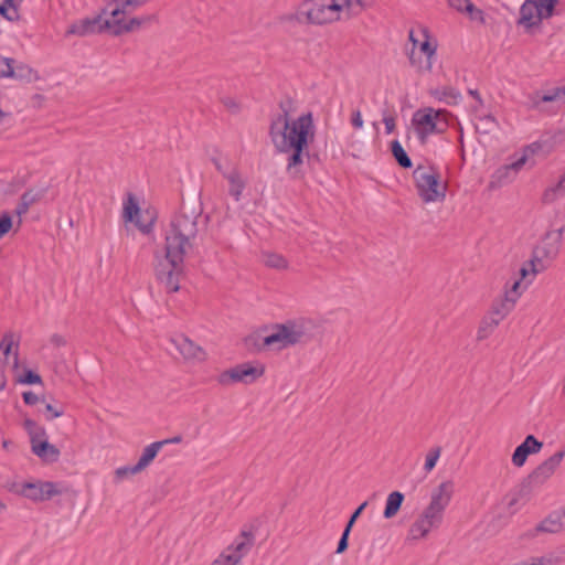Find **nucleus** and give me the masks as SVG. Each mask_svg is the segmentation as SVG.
<instances>
[{
  "label": "nucleus",
  "instance_id": "nucleus-1",
  "mask_svg": "<svg viewBox=\"0 0 565 565\" xmlns=\"http://www.w3.org/2000/svg\"><path fill=\"white\" fill-rule=\"evenodd\" d=\"M202 212L200 202H182L179 212L170 222V230L166 235V254L154 267L157 280L164 286L169 294L180 289L184 256L195 244Z\"/></svg>",
  "mask_w": 565,
  "mask_h": 565
},
{
  "label": "nucleus",
  "instance_id": "nucleus-2",
  "mask_svg": "<svg viewBox=\"0 0 565 565\" xmlns=\"http://www.w3.org/2000/svg\"><path fill=\"white\" fill-rule=\"evenodd\" d=\"M268 135L277 152H288L289 148L309 145L315 138L312 113L285 121L270 118Z\"/></svg>",
  "mask_w": 565,
  "mask_h": 565
},
{
  "label": "nucleus",
  "instance_id": "nucleus-3",
  "mask_svg": "<svg viewBox=\"0 0 565 565\" xmlns=\"http://www.w3.org/2000/svg\"><path fill=\"white\" fill-rule=\"evenodd\" d=\"M308 340L306 326L299 321L288 320L285 323L274 324L273 332L263 338L259 334L246 337L245 343L247 347L253 345L258 350L270 347L281 350L298 343H305Z\"/></svg>",
  "mask_w": 565,
  "mask_h": 565
},
{
  "label": "nucleus",
  "instance_id": "nucleus-4",
  "mask_svg": "<svg viewBox=\"0 0 565 565\" xmlns=\"http://www.w3.org/2000/svg\"><path fill=\"white\" fill-rule=\"evenodd\" d=\"M450 114L445 109L425 107L416 110L412 117V125L422 145H425L430 135L444 134L449 127Z\"/></svg>",
  "mask_w": 565,
  "mask_h": 565
},
{
  "label": "nucleus",
  "instance_id": "nucleus-5",
  "mask_svg": "<svg viewBox=\"0 0 565 565\" xmlns=\"http://www.w3.org/2000/svg\"><path fill=\"white\" fill-rule=\"evenodd\" d=\"M564 456L565 450L556 451L554 455L539 465L530 475H527V477H525L516 487L511 504L520 500L527 499L535 489L545 483L546 480L550 479L555 472L556 468L561 465Z\"/></svg>",
  "mask_w": 565,
  "mask_h": 565
},
{
  "label": "nucleus",
  "instance_id": "nucleus-6",
  "mask_svg": "<svg viewBox=\"0 0 565 565\" xmlns=\"http://www.w3.org/2000/svg\"><path fill=\"white\" fill-rule=\"evenodd\" d=\"M339 6L337 0H305L297 9L296 20L310 24L331 23L340 19Z\"/></svg>",
  "mask_w": 565,
  "mask_h": 565
},
{
  "label": "nucleus",
  "instance_id": "nucleus-7",
  "mask_svg": "<svg viewBox=\"0 0 565 565\" xmlns=\"http://www.w3.org/2000/svg\"><path fill=\"white\" fill-rule=\"evenodd\" d=\"M413 179L418 196L423 202H443L446 198L447 185L441 184L440 174L435 168L417 166Z\"/></svg>",
  "mask_w": 565,
  "mask_h": 565
},
{
  "label": "nucleus",
  "instance_id": "nucleus-8",
  "mask_svg": "<svg viewBox=\"0 0 565 565\" xmlns=\"http://www.w3.org/2000/svg\"><path fill=\"white\" fill-rule=\"evenodd\" d=\"M454 493L452 481H444L433 490L429 504L424 509L420 519L437 529L444 520V512L449 505Z\"/></svg>",
  "mask_w": 565,
  "mask_h": 565
},
{
  "label": "nucleus",
  "instance_id": "nucleus-9",
  "mask_svg": "<svg viewBox=\"0 0 565 565\" xmlns=\"http://www.w3.org/2000/svg\"><path fill=\"white\" fill-rule=\"evenodd\" d=\"M563 232L564 227L546 232L540 244L533 248L531 259V271L533 275L544 270L547 266L545 262L550 263L558 255L563 239Z\"/></svg>",
  "mask_w": 565,
  "mask_h": 565
},
{
  "label": "nucleus",
  "instance_id": "nucleus-10",
  "mask_svg": "<svg viewBox=\"0 0 565 565\" xmlns=\"http://www.w3.org/2000/svg\"><path fill=\"white\" fill-rule=\"evenodd\" d=\"M10 491L33 502H43L62 494L63 488L57 482L35 480L21 483L14 482L11 484Z\"/></svg>",
  "mask_w": 565,
  "mask_h": 565
},
{
  "label": "nucleus",
  "instance_id": "nucleus-11",
  "mask_svg": "<svg viewBox=\"0 0 565 565\" xmlns=\"http://www.w3.org/2000/svg\"><path fill=\"white\" fill-rule=\"evenodd\" d=\"M106 14L107 9H103L99 14L93 18H84L73 22L67 28L65 35H76L83 38L93 34H99L105 31H109L111 33L113 22H110L108 19H104V15Z\"/></svg>",
  "mask_w": 565,
  "mask_h": 565
},
{
  "label": "nucleus",
  "instance_id": "nucleus-12",
  "mask_svg": "<svg viewBox=\"0 0 565 565\" xmlns=\"http://www.w3.org/2000/svg\"><path fill=\"white\" fill-rule=\"evenodd\" d=\"M265 372L264 366L255 367L250 363H242L230 370L224 371L220 375V383L226 385L228 383L242 382L252 384L259 379Z\"/></svg>",
  "mask_w": 565,
  "mask_h": 565
},
{
  "label": "nucleus",
  "instance_id": "nucleus-13",
  "mask_svg": "<svg viewBox=\"0 0 565 565\" xmlns=\"http://www.w3.org/2000/svg\"><path fill=\"white\" fill-rule=\"evenodd\" d=\"M254 543V533L243 530L226 551L222 553V557L236 565L250 551Z\"/></svg>",
  "mask_w": 565,
  "mask_h": 565
},
{
  "label": "nucleus",
  "instance_id": "nucleus-14",
  "mask_svg": "<svg viewBox=\"0 0 565 565\" xmlns=\"http://www.w3.org/2000/svg\"><path fill=\"white\" fill-rule=\"evenodd\" d=\"M286 172L291 180H301L305 178L302 169L305 158L310 159L309 145L296 146L288 149Z\"/></svg>",
  "mask_w": 565,
  "mask_h": 565
},
{
  "label": "nucleus",
  "instance_id": "nucleus-15",
  "mask_svg": "<svg viewBox=\"0 0 565 565\" xmlns=\"http://www.w3.org/2000/svg\"><path fill=\"white\" fill-rule=\"evenodd\" d=\"M520 286L521 281L515 280L510 290H505L501 297L493 300L489 311L499 319H504L513 310L515 302L521 295L519 292Z\"/></svg>",
  "mask_w": 565,
  "mask_h": 565
},
{
  "label": "nucleus",
  "instance_id": "nucleus-16",
  "mask_svg": "<svg viewBox=\"0 0 565 565\" xmlns=\"http://www.w3.org/2000/svg\"><path fill=\"white\" fill-rule=\"evenodd\" d=\"M13 347H15L14 366L17 367L19 364V343L18 341H15L13 333H6L0 341V392L3 391L7 385L4 371L7 367V359L11 353Z\"/></svg>",
  "mask_w": 565,
  "mask_h": 565
},
{
  "label": "nucleus",
  "instance_id": "nucleus-17",
  "mask_svg": "<svg viewBox=\"0 0 565 565\" xmlns=\"http://www.w3.org/2000/svg\"><path fill=\"white\" fill-rule=\"evenodd\" d=\"M169 343L186 360L196 359L198 361H203L205 359L203 349L182 334L171 338Z\"/></svg>",
  "mask_w": 565,
  "mask_h": 565
},
{
  "label": "nucleus",
  "instance_id": "nucleus-18",
  "mask_svg": "<svg viewBox=\"0 0 565 565\" xmlns=\"http://www.w3.org/2000/svg\"><path fill=\"white\" fill-rule=\"evenodd\" d=\"M157 20L156 14H149L143 17H135L129 21L125 20H115L113 22L111 35L119 36L124 33H128L135 31L146 24H150Z\"/></svg>",
  "mask_w": 565,
  "mask_h": 565
},
{
  "label": "nucleus",
  "instance_id": "nucleus-19",
  "mask_svg": "<svg viewBox=\"0 0 565 565\" xmlns=\"http://www.w3.org/2000/svg\"><path fill=\"white\" fill-rule=\"evenodd\" d=\"M426 39L419 44V50L422 53L426 55V61L418 63L419 71H427L430 72L433 68V57L436 55L437 44L431 42L427 31H425ZM409 62L413 66L417 65L416 54L414 49L408 54Z\"/></svg>",
  "mask_w": 565,
  "mask_h": 565
},
{
  "label": "nucleus",
  "instance_id": "nucleus-20",
  "mask_svg": "<svg viewBox=\"0 0 565 565\" xmlns=\"http://www.w3.org/2000/svg\"><path fill=\"white\" fill-rule=\"evenodd\" d=\"M537 2L536 0H525L520 8V17L516 21L519 25H523L527 33H531L532 29L539 26L536 22Z\"/></svg>",
  "mask_w": 565,
  "mask_h": 565
},
{
  "label": "nucleus",
  "instance_id": "nucleus-21",
  "mask_svg": "<svg viewBox=\"0 0 565 565\" xmlns=\"http://www.w3.org/2000/svg\"><path fill=\"white\" fill-rule=\"evenodd\" d=\"M565 527V508L561 511H553L537 526V532L558 533Z\"/></svg>",
  "mask_w": 565,
  "mask_h": 565
},
{
  "label": "nucleus",
  "instance_id": "nucleus-22",
  "mask_svg": "<svg viewBox=\"0 0 565 565\" xmlns=\"http://www.w3.org/2000/svg\"><path fill=\"white\" fill-rule=\"evenodd\" d=\"M531 107L539 108L541 103L563 102L565 103V86L553 87L543 94L535 92L530 95Z\"/></svg>",
  "mask_w": 565,
  "mask_h": 565
},
{
  "label": "nucleus",
  "instance_id": "nucleus-23",
  "mask_svg": "<svg viewBox=\"0 0 565 565\" xmlns=\"http://www.w3.org/2000/svg\"><path fill=\"white\" fill-rule=\"evenodd\" d=\"M526 163V156H520L516 160L509 164L500 167L493 174V178L499 183H505L514 178V175L523 168Z\"/></svg>",
  "mask_w": 565,
  "mask_h": 565
},
{
  "label": "nucleus",
  "instance_id": "nucleus-24",
  "mask_svg": "<svg viewBox=\"0 0 565 565\" xmlns=\"http://www.w3.org/2000/svg\"><path fill=\"white\" fill-rule=\"evenodd\" d=\"M31 449L34 455L50 463L56 462L61 455L60 449L55 445L50 444L47 439L34 444Z\"/></svg>",
  "mask_w": 565,
  "mask_h": 565
},
{
  "label": "nucleus",
  "instance_id": "nucleus-25",
  "mask_svg": "<svg viewBox=\"0 0 565 565\" xmlns=\"http://www.w3.org/2000/svg\"><path fill=\"white\" fill-rule=\"evenodd\" d=\"M503 319H499L492 312L488 311L482 318L477 332L479 341L489 338Z\"/></svg>",
  "mask_w": 565,
  "mask_h": 565
},
{
  "label": "nucleus",
  "instance_id": "nucleus-26",
  "mask_svg": "<svg viewBox=\"0 0 565 565\" xmlns=\"http://www.w3.org/2000/svg\"><path fill=\"white\" fill-rule=\"evenodd\" d=\"M430 95L447 105H457L461 100L460 92L451 86L435 88L430 90Z\"/></svg>",
  "mask_w": 565,
  "mask_h": 565
},
{
  "label": "nucleus",
  "instance_id": "nucleus-27",
  "mask_svg": "<svg viewBox=\"0 0 565 565\" xmlns=\"http://www.w3.org/2000/svg\"><path fill=\"white\" fill-rule=\"evenodd\" d=\"M224 177L227 179L230 183V195L233 196L236 202H238L241 200L242 192L246 185L245 181L242 179L237 170H233L230 173H224Z\"/></svg>",
  "mask_w": 565,
  "mask_h": 565
},
{
  "label": "nucleus",
  "instance_id": "nucleus-28",
  "mask_svg": "<svg viewBox=\"0 0 565 565\" xmlns=\"http://www.w3.org/2000/svg\"><path fill=\"white\" fill-rule=\"evenodd\" d=\"M162 447H163V443H159V441H154V443L148 445L143 449V451L137 462L136 469L137 470L146 469L154 460V458L157 457L158 452L162 449Z\"/></svg>",
  "mask_w": 565,
  "mask_h": 565
},
{
  "label": "nucleus",
  "instance_id": "nucleus-29",
  "mask_svg": "<svg viewBox=\"0 0 565 565\" xmlns=\"http://www.w3.org/2000/svg\"><path fill=\"white\" fill-rule=\"evenodd\" d=\"M404 498V494L399 491H393L390 493L386 499L383 516L385 519H392L395 516L403 504Z\"/></svg>",
  "mask_w": 565,
  "mask_h": 565
},
{
  "label": "nucleus",
  "instance_id": "nucleus-30",
  "mask_svg": "<svg viewBox=\"0 0 565 565\" xmlns=\"http://www.w3.org/2000/svg\"><path fill=\"white\" fill-rule=\"evenodd\" d=\"M340 4V12L347 10L348 18L358 15L364 9L371 7L373 0H337Z\"/></svg>",
  "mask_w": 565,
  "mask_h": 565
},
{
  "label": "nucleus",
  "instance_id": "nucleus-31",
  "mask_svg": "<svg viewBox=\"0 0 565 565\" xmlns=\"http://www.w3.org/2000/svg\"><path fill=\"white\" fill-rule=\"evenodd\" d=\"M391 152L397 164L403 169H411L413 167L412 159L403 148L398 140L391 142Z\"/></svg>",
  "mask_w": 565,
  "mask_h": 565
},
{
  "label": "nucleus",
  "instance_id": "nucleus-32",
  "mask_svg": "<svg viewBox=\"0 0 565 565\" xmlns=\"http://www.w3.org/2000/svg\"><path fill=\"white\" fill-rule=\"evenodd\" d=\"M140 215V207L136 196L132 193H127V199L124 202L122 217L126 223H132L137 216Z\"/></svg>",
  "mask_w": 565,
  "mask_h": 565
},
{
  "label": "nucleus",
  "instance_id": "nucleus-33",
  "mask_svg": "<svg viewBox=\"0 0 565 565\" xmlns=\"http://www.w3.org/2000/svg\"><path fill=\"white\" fill-rule=\"evenodd\" d=\"M156 220V213L153 211L146 210L145 213H140V215L137 216V218L132 223L136 224V226L141 233L150 234L152 232Z\"/></svg>",
  "mask_w": 565,
  "mask_h": 565
},
{
  "label": "nucleus",
  "instance_id": "nucleus-34",
  "mask_svg": "<svg viewBox=\"0 0 565 565\" xmlns=\"http://www.w3.org/2000/svg\"><path fill=\"white\" fill-rule=\"evenodd\" d=\"M434 529L431 525H428L426 521L418 518L409 527L407 539L412 541H417L423 537H426L430 530Z\"/></svg>",
  "mask_w": 565,
  "mask_h": 565
},
{
  "label": "nucleus",
  "instance_id": "nucleus-35",
  "mask_svg": "<svg viewBox=\"0 0 565 565\" xmlns=\"http://www.w3.org/2000/svg\"><path fill=\"white\" fill-rule=\"evenodd\" d=\"M11 78L31 83L33 81L39 79V75L38 72L33 70L31 66L20 63L15 66L13 65V75Z\"/></svg>",
  "mask_w": 565,
  "mask_h": 565
},
{
  "label": "nucleus",
  "instance_id": "nucleus-36",
  "mask_svg": "<svg viewBox=\"0 0 565 565\" xmlns=\"http://www.w3.org/2000/svg\"><path fill=\"white\" fill-rule=\"evenodd\" d=\"M264 263L267 267L276 269L287 268V260L279 254L268 253L264 255Z\"/></svg>",
  "mask_w": 565,
  "mask_h": 565
},
{
  "label": "nucleus",
  "instance_id": "nucleus-37",
  "mask_svg": "<svg viewBox=\"0 0 565 565\" xmlns=\"http://www.w3.org/2000/svg\"><path fill=\"white\" fill-rule=\"evenodd\" d=\"M557 3L558 2L537 3L539 15L536 17V22H539V25L544 19H548L554 15Z\"/></svg>",
  "mask_w": 565,
  "mask_h": 565
},
{
  "label": "nucleus",
  "instance_id": "nucleus-38",
  "mask_svg": "<svg viewBox=\"0 0 565 565\" xmlns=\"http://www.w3.org/2000/svg\"><path fill=\"white\" fill-rule=\"evenodd\" d=\"M532 455L529 450H527V447L524 445V443L520 444L513 451V455H512V462L514 466L516 467H522L527 457Z\"/></svg>",
  "mask_w": 565,
  "mask_h": 565
},
{
  "label": "nucleus",
  "instance_id": "nucleus-39",
  "mask_svg": "<svg viewBox=\"0 0 565 565\" xmlns=\"http://www.w3.org/2000/svg\"><path fill=\"white\" fill-rule=\"evenodd\" d=\"M38 412L43 414L44 418L49 422L61 417L64 414V409L62 407H56L50 403L44 404L43 409L39 408Z\"/></svg>",
  "mask_w": 565,
  "mask_h": 565
},
{
  "label": "nucleus",
  "instance_id": "nucleus-40",
  "mask_svg": "<svg viewBox=\"0 0 565 565\" xmlns=\"http://www.w3.org/2000/svg\"><path fill=\"white\" fill-rule=\"evenodd\" d=\"M46 192V189L41 190H26L20 198L21 201L25 202L28 205H32L40 201Z\"/></svg>",
  "mask_w": 565,
  "mask_h": 565
},
{
  "label": "nucleus",
  "instance_id": "nucleus-41",
  "mask_svg": "<svg viewBox=\"0 0 565 565\" xmlns=\"http://www.w3.org/2000/svg\"><path fill=\"white\" fill-rule=\"evenodd\" d=\"M18 382L26 385L42 384V377L33 370L28 369L20 375Z\"/></svg>",
  "mask_w": 565,
  "mask_h": 565
},
{
  "label": "nucleus",
  "instance_id": "nucleus-42",
  "mask_svg": "<svg viewBox=\"0 0 565 565\" xmlns=\"http://www.w3.org/2000/svg\"><path fill=\"white\" fill-rule=\"evenodd\" d=\"M292 104H294V100L289 96H287L282 100H280L279 108H280L281 113L274 115L271 118H279L281 121L288 120V118H290L289 114H290Z\"/></svg>",
  "mask_w": 565,
  "mask_h": 565
},
{
  "label": "nucleus",
  "instance_id": "nucleus-43",
  "mask_svg": "<svg viewBox=\"0 0 565 565\" xmlns=\"http://www.w3.org/2000/svg\"><path fill=\"white\" fill-rule=\"evenodd\" d=\"M14 63L15 61L11 57L0 56V78L12 77Z\"/></svg>",
  "mask_w": 565,
  "mask_h": 565
},
{
  "label": "nucleus",
  "instance_id": "nucleus-44",
  "mask_svg": "<svg viewBox=\"0 0 565 565\" xmlns=\"http://www.w3.org/2000/svg\"><path fill=\"white\" fill-rule=\"evenodd\" d=\"M440 452H441V448L435 447V448L430 449V451L427 454L426 460H425V466H424V468L427 472L431 471L435 468L437 460L440 456Z\"/></svg>",
  "mask_w": 565,
  "mask_h": 565
},
{
  "label": "nucleus",
  "instance_id": "nucleus-45",
  "mask_svg": "<svg viewBox=\"0 0 565 565\" xmlns=\"http://www.w3.org/2000/svg\"><path fill=\"white\" fill-rule=\"evenodd\" d=\"M136 468H137V463L134 466H124V467L117 468L115 470V479L117 481H120L128 476L137 475L142 471V470H137Z\"/></svg>",
  "mask_w": 565,
  "mask_h": 565
},
{
  "label": "nucleus",
  "instance_id": "nucleus-46",
  "mask_svg": "<svg viewBox=\"0 0 565 565\" xmlns=\"http://www.w3.org/2000/svg\"><path fill=\"white\" fill-rule=\"evenodd\" d=\"M448 3L458 12H472L475 9V4L470 0H448Z\"/></svg>",
  "mask_w": 565,
  "mask_h": 565
},
{
  "label": "nucleus",
  "instance_id": "nucleus-47",
  "mask_svg": "<svg viewBox=\"0 0 565 565\" xmlns=\"http://www.w3.org/2000/svg\"><path fill=\"white\" fill-rule=\"evenodd\" d=\"M524 445L527 447V450L531 454H537L541 451L543 447V443L540 441L536 437L533 435H527L525 439L523 440Z\"/></svg>",
  "mask_w": 565,
  "mask_h": 565
},
{
  "label": "nucleus",
  "instance_id": "nucleus-48",
  "mask_svg": "<svg viewBox=\"0 0 565 565\" xmlns=\"http://www.w3.org/2000/svg\"><path fill=\"white\" fill-rule=\"evenodd\" d=\"M12 228V216L8 212L0 215V239Z\"/></svg>",
  "mask_w": 565,
  "mask_h": 565
},
{
  "label": "nucleus",
  "instance_id": "nucleus-49",
  "mask_svg": "<svg viewBox=\"0 0 565 565\" xmlns=\"http://www.w3.org/2000/svg\"><path fill=\"white\" fill-rule=\"evenodd\" d=\"M134 10L132 6H126V0L120 1V4L110 11V15L113 18L111 22L115 20H122L121 18H118L120 14L130 13Z\"/></svg>",
  "mask_w": 565,
  "mask_h": 565
},
{
  "label": "nucleus",
  "instance_id": "nucleus-50",
  "mask_svg": "<svg viewBox=\"0 0 565 565\" xmlns=\"http://www.w3.org/2000/svg\"><path fill=\"white\" fill-rule=\"evenodd\" d=\"M351 531L352 530H350V527H344L342 535L338 542V546H337V551H335L337 554H342L348 550L349 536H350Z\"/></svg>",
  "mask_w": 565,
  "mask_h": 565
},
{
  "label": "nucleus",
  "instance_id": "nucleus-51",
  "mask_svg": "<svg viewBox=\"0 0 565 565\" xmlns=\"http://www.w3.org/2000/svg\"><path fill=\"white\" fill-rule=\"evenodd\" d=\"M369 502L367 501H364L363 503H361L354 511L353 513L351 514V516L349 518L347 524H345V527H350V530H352L353 525L355 524L356 520L360 518V515L362 514V512L364 511V509L367 507Z\"/></svg>",
  "mask_w": 565,
  "mask_h": 565
},
{
  "label": "nucleus",
  "instance_id": "nucleus-52",
  "mask_svg": "<svg viewBox=\"0 0 565 565\" xmlns=\"http://www.w3.org/2000/svg\"><path fill=\"white\" fill-rule=\"evenodd\" d=\"M43 439H47L46 430L44 427L38 426L36 429H34L33 433L30 434L31 447L36 443H41V440Z\"/></svg>",
  "mask_w": 565,
  "mask_h": 565
},
{
  "label": "nucleus",
  "instance_id": "nucleus-53",
  "mask_svg": "<svg viewBox=\"0 0 565 565\" xmlns=\"http://www.w3.org/2000/svg\"><path fill=\"white\" fill-rule=\"evenodd\" d=\"M557 192H565V189H558L556 188V184L551 188H547L542 196L543 203H552L553 201H555Z\"/></svg>",
  "mask_w": 565,
  "mask_h": 565
},
{
  "label": "nucleus",
  "instance_id": "nucleus-54",
  "mask_svg": "<svg viewBox=\"0 0 565 565\" xmlns=\"http://www.w3.org/2000/svg\"><path fill=\"white\" fill-rule=\"evenodd\" d=\"M542 148H543V142L541 140L532 142L531 145L526 146L523 149V153L521 156H526V160H527L530 156L537 153L539 151L542 150Z\"/></svg>",
  "mask_w": 565,
  "mask_h": 565
},
{
  "label": "nucleus",
  "instance_id": "nucleus-55",
  "mask_svg": "<svg viewBox=\"0 0 565 565\" xmlns=\"http://www.w3.org/2000/svg\"><path fill=\"white\" fill-rule=\"evenodd\" d=\"M222 104L226 109H228L233 114H237L241 110L239 104L232 97H222Z\"/></svg>",
  "mask_w": 565,
  "mask_h": 565
},
{
  "label": "nucleus",
  "instance_id": "nucleus-56",
  "mask_svg": "<svg viewBox=\"0 0 565 565\" xmlns=\"http://www.w3.org/2000/svg\"><path fill=\"white\" fill-rule=\"evenodd\" d=\"M23 402L29 406H34L38 403H44V399H41L35 393L28 391L22 394Z\"/></svg>",
  "mask_w": 565,
  "mask_h": 565
},
{
  "label": "nucleus",
  "instance_id": "nucleus-57",
  "mask_svg": "<svg viewBox=\"0 0 565 565\" xmlns=\"http://www.w3.org/2000/svg\"><path fill=\"white\" fill-rule=\"evenodd\" d=\"M383 122L385 125L386 134H392L395 130V118L391 115H387L386 111H383Z\"/></svg>",
  "mask_w": 565,
  "mask_h": 565
},
{
  "label": "nucleus",
  "instance_id": "nucleus-58",
  "mask_svg": "<svg viewBox=\"0 0 565 565\" xmlns=\"http://www.w3.org/2000/svg\"><path fill=\"white\" fill-rule=\"evenodd\" d=\"M38 426L36 422L31 418H25L23 422V428L29 435L32 434Z\"/></svg>",
  "mask_w": 565,
  "mask_h": 565
},
{
  "label": "nucleus",
  "instance_id": "nucleus-59",
  "mask_svg": "<svg viewBox=\"0 0 565 565\" xmlns=\"http://www.w3.org/2000/svg\"><path fill=\"white\" fill-rule=\"evenodd\" d=\"M351 122H352V126L354 128H362L363 126V119H362V116H361V113L360 110H356L352 114V119H351Z\"/></svg>",
  "mask_w": 565,
  "mask_h": 565
},
{
  "label": "nucleus",
  "instance_id": "nucleus-60",
  "mask_svg": "<svg viewBox=\"0 0 565 565\" xmlns=\"http://www.w3.org/2000/svg\"><path fill=\"white\" fill-rule=\"evenodd\" d=\"M29 209H30V205H28L25 202L20 200L15 207V214L18 216L24 215L28 213Z\"/></svg>",
  "mask_w": 565,
  "mask_h": 565
},
{
  "label": "nucleus",
  "instance_id": "nucleus-61",
  "mask_svg": "<svg viewBox=\"0 0 565 565\" xmlns=\"http://www.w3.org/2000/svg\"><path fill=\"white\" fill-rule=\"evenodd\" d=\"M468 13L472 20H479L481 23H484V15L482 10L475 7V9H472V12Z\"/></svg>",
  "mask_w": 565,
  "mask_h": 565
},
{
  "label": "nucleus",
  "instance_id": "nucleus-62",
  "mask_svg": "<svg viewBox=\"0 0 565 565\" xmlns=\"http://www.w3.org/2000/svg\"><path fill=\"white\" fill-rule=\"evenodd\" d=\"M51 343L54 344L55 347H63L66 344V341L65 339L61 335V334H57V333H54L51 339H50Z\"/></svg>",
  "mask_w": 565,
  "mask_h": 565
},
{
  "label": "nucleus",
  "instance_id": "nucleus-63",
  "mask_svg": "<svg viewBox=\"0 0 565 565\" xmlns=\"http://www.w3.org/2000/svg\"><path fill=\"white\" fill-rule=\"evenodd\" d=\"M181 441H182V436L181 435H177V436H174L172 438L159 440V443H163V446L164 445H169V444H179Z\"/></svg>",
  "mask_w": 565,
  "mask_h": 565
},
{
  "label": "nucleus",
  "instance_id": "nucleus-64",
  "mask_svg": "<svg viewBox=\"0 0 565 565\" xmlns=\"http://www.w3.org/2000/svg\"><path fill=\"white\" fill-rule=\"evenodd\" d=\"M211 565H235L234 563L227 562L225 557H222V554L216 558Z\"/></svg>",
  "mask_w": 565,
  "mask_h": 565
}]
</instances>
